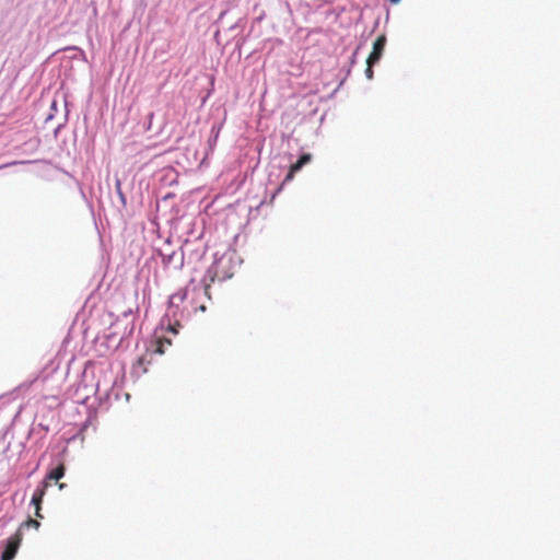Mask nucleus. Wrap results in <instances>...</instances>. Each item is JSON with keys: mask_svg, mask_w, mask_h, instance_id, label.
I'll list each match as a JSON object with an SVG mask.
<instances>
[{"mask_svg": "<svg viewBox=\"0 0 560 560\" xmlns=\"http://www.w3.org/2000/svg\"><path fill=\"white\" fill-rule=\"evenodd\" d=\"M386 45V36L380 35L373 44V49L366 59V63L374 66L380 61Z\"/></svg>", "mask_w": 560, "mask_h": 560, "instance_id": "f03ea898", "label": "nucleus"}, {"mask_svg": "<svg viewBox=\"0 0 560 560\" xmlns=\"http://www.w3.org/2000/svg\"><path fill=\"white\" fill-rule=\"evenodd\" d=\"M66 472V467L63 463H60L56 468L51 469L45 477L43 481H47L49 483L50 480L59 481Z\"/></svg>", "mask_w": 560, "mask_h": 560, "instance_id": "39448f33", "label": "nucleus"}, {"mask_svg": "<svg viewBox=\"0 0 560 560\" xmlns=\"http://www.w3.org/2000/svg\"><path fill=\"white\" fill-rule=\"evenodd\" d=\"M42 510H35V515L39 518H43V515L40 513Z\"/></svg>", "mask_w": 560, "mask_h": 560, "instance_id": "9d476101", "label": "nucleus"}, {"mask_svg": "<svg viewBox=\"0 0 560 560\" xmlns=\"http://www.w3.org/2000/svg\"><path fill=\"white\" fill-rule=\"evenodd\" d=\"M66 487V483H59V489L62 490Z\"/></svg>", "mask_w": 560, "mask_h": 560, "instance_id": "f8f14e48", "label": "nucleus"}, {"mask_svg": "<svg viewBox=\"0 0 560 560\" xmlns=\"http://www.w3.org/2000/svg\"><path fill=\"white\" fill-rule=\"evenodd\" d=\"M47 487L48 482L42 481V483L34 491L32 497V504L35 506V510H42V503L46 494Z\"/></svg>", "mask_w": 560, "mask_h": 560, "instance_id": "20e7f679", "label": "nucleus"}, {"mask_svg": "<svg viewBox=\"0 0 560 560\" xmlns=\"http://www.w3.org/2000/svg\"><path fill=\"white\" fill-rule=\"evenodd\" d=\"M200 310H201L202 312H203V311H206V306H205V305H201V306H200Z\"/></svg>", "mask_w": 560, "mask_h": 560, "instance_id": "4468645a", "label": "nucleus"}, {"mask_svg": "<svg viewBox=\"0 0 560 560\" xmlns=\"http://www.w3.org/2000/svg\"><path fill=\"white\" fill-rule=\"evenodd\" d=\"M311 159H312V155L310 153L302 154L299 158V160L290 166V170H289L283 183H288V182L292 180L295 173H298L306 163H308L311 161Z\"/></svg>", "mask_w": 560, "mask_h": 560, "instance_id": "7ed1b4c3", "label": "nucleus"}, {"mask_svg": "<svg viewBox=\"0 0 560 560\" xmlns=\"http://www.w3.org/2000/svg\"><path fill=\"white\" fill-rule=\"evenodd\" d=\"M22 541L20 529L12 535L1 555V560H13Z\"/></svg>", "mask_w": 560, "mask_h": 560, "instance_id": "f257e3e1", "label": "nucleus"}, {"mask_svg": "<svg viewBox=\"0 0 560 560\" xmlns=\"http://www.w3.org/2000/svg\"><path fill=\"white\" fill-rule=\"evenodd\" d=\"M144 362H145V357L143 355V357H141V358L139 359L138 363H139L140 365H142V364H144Z\"/></svg>", "mask_w": 560, "mask_h": 560, "instance_id": "1a4fd4ad", "label": "nucleus"}, {"mask_svg": "<svg viewBox=\"0 0 560 560\" xmlns=\"http://www.w3.org/2000/svg\"><path fill=\"white\" fill-rule=\"evenodd\" d=\"M209 290H210V287H209L208 284H207V285H205V293H206V294H208Z\"/></svg>", "mask_w": 560, "mask_h": 560, "instance_id": "9b49d317", "label": "nucleus"}, {"mask_svg": "<svg viewBox=\"0 0 560 560\" xmlns=\"http://www.w3.org/2000/svg\"><path fill=\"white\" fill-rule=\"evenodd\" d=\"M373 66H370V63H366V69H365V75L369 80L373 79V69H372Z\"/></svg>", "mask_w": 560, "mask_h": 560, "instance_id": "6e6552de", "label": "nucleus"}, {"mask_svg": "<svg viewBox=\"0 0 560 560\" xmlns=\"http://www.w3.org/2000/svg\"><path fill=\"white\" fill-rule=\"evenodd\" d=\"M165 345L170 346L171 345V340L166 339V338H158L156 341H155V346L156 347L154 349V353L163 354L164 353Z\"/></svg>", "mask_w": 560, "mask_h": 560, "instance_id": "423d86ee", "label": "nucleus"}, {"mask_svg": "<svg viewBox=\"0 0 560 560\" xmlns=\"http://www.w3.org/2000/svg\"><path fill=\"white\" fill-rule=\"evenodd\" d=\"M392 3L396 4L398 3L400 0H389Z\"/></svg>", "mask_w": 560, "mask_h": 560, "instance_id": "ddd939ff", "label": "nucleus"}, {"mask_svg": "<svg viewBox=\"0 0 560 560\" xmlns=\"http://www.w3.org/2000/svg\"><path fill=\"white\" fill-rule=\"evenodd\" d=\"M22 526L33 527L35 529H38L40 526V523L37 520L28 518L26 522H24L22 524Z\"/></svg>", "mask_w": 560, "mask_h": 560, "instance_id": "0eeeda50", "label": "nucleus"}]
</instances>
